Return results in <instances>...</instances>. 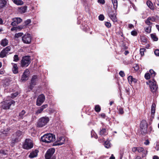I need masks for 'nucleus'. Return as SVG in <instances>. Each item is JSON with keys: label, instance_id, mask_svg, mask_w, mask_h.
I'll list each match as a JSON object with an SVG mask.
<instances>
[{"label": "nucleus", "instance_id": "1", "mask_svg": "<svg viewBox=\"0 0 159 159\" xmlns=\"http://www.w3.org/2000/svg\"><path fill=\"white\" fill-rule=\"evenodd\" d=\"M49 119L48 117H42L39 119L37 122L36 127L41 128L45 126L49 121Z\"/></svg>", "mask_w": 159, "mask_h": 159}, {"label": "nucleus", "instance_id": "2", "mask_svg": "<svg viewBox=\"0 0 159 159\" xmlns=\"http://www.w3.org/2000/svg\"><path fill=\"white\" fill-rule=\"evenodd\" d=\"M15 102L13 100L3 101L1 102L0 107L4 110L9 109L12 105H14Z\"/></svg>", "mask_w": 159, "mask_h": 159}, {"label": "nucleus", "instance_id": "3", "mask_svg": "<svg viewBox=\"0 0 159 159\" xmlns=\"http://www.w3.org/2000/svg\"><path fill=\"white\" fill-rule=\"evenodd\" d=\"M55 151L54 148L48 149L45 155V159H56V157L53 154Z\"/></svg>", "mask_w": 159, "mask_h": 159}, {"label": "nucleus", "instance_id": "4", "mask_svg": "<svg viewBox=\"0 0 159 159\" xmlns=\"http://www.w3.org/2000/svg\"><path fill=\"white\" fill-rule=\"evenodd\" d=\"M21 66L22 67L27 66L30 63V57L25 56L22 58L21 61Z\"/></svg>", "mask_w": 159, "mask_h": 159}, {"label": "nucleus", "instance_id": "5", "mask_svg": "<svg viewBox=\"0 0 159 159\" xmlns=\"http://www.w3.org/2000/svg\"><path fill=\"white\" fill-rule=\"evenodd\" d=\"M33 147V143L31 140L28 139H26L23 145V148L24 149L29 150L32 148Z\"/></svg>", "mask_w": 159, "mask_h": 159}, {"label": "nucleus", "instance_id": "6", "mask_svg": "<svg viewBox=\"0 0 159 159\" xmlns=\"http://www.w3.org/2000/svg\"><path fill=\"white\" fill-rule=\"evenodd\" d=\"M32 37L30 34H25L22 38V40L24 43L30 44L31 41Z\"/></svg>", "mask_w": 159, "mask_h": 159}, {"label": "nucleus", "instance_id": "7", "mask_svg": "<svg viewBox=\"0 0 159 159\" xmlns=\"http://www.w3.org/2000/svg\"><path fill=\"white\" fill-rule=\"evenodd\" d=\"M45 97L43 94L39 95L36 100V105L38 106H40L43 104L45 100Z\"/></svg>", "mask_w": 159, "mask_h": 159}, {"label": "nucleus", "instance_id": "8", "mask_svg": "<svg viewBox=\"0 0 159 159\" xmlns=\"http://www.w3.org/2000/svg\"><path fill=\"white\" fill-rule=\"evenodd\" d=\"M11 49V47L10 46H8L3 49L0 53V57L3 58L6 57L9 52L10 51Z\"/></svg>", "mask_w": 159, "mask_h": 159}, {"label": "nucleus", "instance_id": "9", "mask_svg": "<svg viewBox=\"0 0 159 159\" xmlns=\"http://www.w3.org/2000/svg\"><path fill=\"white\" fill-rule=\"evenodd\" d=\"M30 74L29 70L28 69H26L24 72L21 78V80L23 81H25L28 79Z\"/></svg>", "mask_w": 159, "mask_h": 159}, {"label": "nucleus", "instance_id": "10", "mask_svg": "<svg viewBox=\"0 0 159 159\" xmlns=\"http://www.w3.org/2000/svg\"><path fill=\"white\" fill-rule=\"evenodd\" d=\"M38 82V79L37 76L36 75L33 76L31 80L30 88V89H32L34 86Z\"/></svg>", "mask_w": 159, "mask_h": 159}, {"label": "nucleus", "instance_id": "11", "mask_svg": "<svg viewBox=\"0 0 159 159\" xmlns=\"http://www.w3.org/2000/svg\"><path fill=\"white\" fill-rule=\"evenodd\" d=\"M149 85L151 89H157L158 87L156 82L152 80L149 81Z\"/></svg>", "mask_w": 159, "mask_h": 159}, {"label": "nucleus", "instance_id": "12", "mask_svg": "<svg viewBox=\"0 0 159 159\" xmlns=\"http://www.w3.org/2000/svg\"><path fill=\"white\" fill-rule=\"evenodd\" d=\"M12 20L13 21L11 25L12 26H16L22 21V19L19 17L13 18L12 19Z\"/></svg>", "mask_w": 159, "mask_h": 159}, {"label": "nucleus", "instance_id": "13", "mask_svg": "<svg viewBox=\"0 0 159 159\" xmlns=\"http://www.w3.org/2000/svg\"><path fill=\"white\" fill-rule=\"evenodd\" d=\"M65 139L63 137H60L59 138V141L58 142L56 141L53 144V146L57 145H61L64 143Z\"/></svg>", "mask_w": 159, "mask_h": 159}, {"label": "nucleus", "instance_id": "14", "mask_svg": "<svg viewBox=\"0 0 159 159\" xmlns=\"http://www.w3.org/2000/svg\"><path fill=\"white\" fill-rule=\"evenodd\" d=\"M48 105L47 104L43 105L41 107H39L37 111L35 112V114L38 115L42 112L44 109L47 108Z\"/></svg>", "mask_w": 159, "mask_h": 159}, {"label": "nucleus", "instance_id": "15", "mask_svg": "<svg viewBox=\"0 0 159 159\" xmlns=\"http://www.w3.org/2000/svg\"><path fill=\"white\" fill-rule=\"evenodd\" d=\"M48 140L47 143H49L51 142H52L54 141L55 139V136L52 134H48Z\"/></svg>", "mask_w": 159, "mask_h": 159}, {"label": "nucleus", "instance_id": "16", "mask_svg": "<svg viewBox=\"0 0 159 159\" xmlns=\"http://www.w3.org/2000/svg\"><path fill=\"white\" fill-rule=\"evenodd\" d=\"M39 152V150L35 149L34 151H33L29 156V157L30 158H33L36 157L38 155V153Z\"/></svg>", "mask_w": 159, "mask_h": 159}, {"label": "nucleus", "instance_id": "17", "mask_svg": "<svg viewBox=\"0 0 159 159\" xmlns=\"http://www.w3.org/2000/svg\"><path fill=\"white\" fill-rule=\"evenodd\" d=\"M11 64L12 66V70L13 73L14 74H17L18 72V68L17 64L14 63H12Z\"/></svg>", "mask_w": 159, "mask_h": 159}, {"label": "nucleus", "instance_id": "18", "mask_svg": "<svg viewBox=\"0 0 159 159\" xmlns=\"http://www.w3.org/2000/svg\"><path fill=\"white\" fill-rule=\"evenodd\" d=\"M109 16L114 22H116L117 21V19L116 14H111V13H109Z\"/></svg>", "mask_w": 159, "mask_h": 159}, {"label": "nucleus", "instance_id": "19", "mask_svg": "<svg viewBox=\"0 0 159 159\" xmlns=\"http://www.w3.org/2000/svg\"><path fill=\"white\" fill-rule=\"evenodd\" d=\"M140 128H148V123L146 120H143L141 121L140 124Z\"/></svg>", "mask_w": 159, "mask_h": 159}, {"label": "nucleus", "instance_id": "20", "mask_svg": "<svg viewBox=\"0 0 159 159\" xmlns=\"http://www.w3.org/2000/svg\"><path fill=\"white\" fill-rule=\"evenodd\" d=\"M99 134L101 136H105L108 134V133L107 132L105 128H102L100 129Z\"/></svg>", "mask_w": 159, "mask_h": 159}, {"label": "nucleus", "instance_id": "21", "mask_svg": "<svg viewBox=\"0 0 159 159\" xmlns=\"http://www.w3.org/2000/svg\"><path fill=\"white\" fill-rule=\"evenodd\" d=\"M48 134L44 135L43 136L41 137L40 139V141L43 142L47 143L48 141Z\"/></svg>", "mask_w": 159, "mask_h": 159}, {"label": "nucleus", "instance_id": "22", "mask_svg": "<svg viewBox=\"0 0 159 159\" xmlns=\"http://www.w3.org/2000/svg\"><path fill=\"white\" fill-rule=\"evenodd\" d=\"M8 40L6 38L2 39L0 42V44L3 47H5L8 44Z\"/></svg>", "mask_w": 159, "mask_h": 159}, {"label": "nucleus", "instance_id": "23", "mask_svg": "<svg viewBox=\"0 0 159 159\" xmlns=\"http://www.w3.org/2000/svg\"><path fill=\"white\" fill-rule=\"evenodd\" d=\"M19 12L21 13H24L25 12L27 9V7L26 6H24L19 7L18 8Z\"/></svg>", "mask_w": 159, "mask_h": 159}, {"label": "nucleus", "instance_id": "24", "mask_svg": "<svg viewBox=\"0 0 159 159\" xmlns=\"http://www.w3.org/2000/svg\"><path fill=\"white\" fill-rule=\"evenodd\" d=\"M7 3L6 0H0V9L5 7L7 5Z\"/></svg>", "mask_w": 159, "mask_h": 159}, {"label": "nucleus", "instance_id": "25", "mask_svg": "<svg viewBox=\"0 0 159 159\" xmlns=\"http://www.w3.org/2000/svg\"><path fill=\"white\" fill-rule=\"evenodd\" d=\"M147 128H140L141 134L142 135H145L147 133Z\"/></svg>", "mask_w": 159, "mask_h": 159}, {"label": "nucleus", "instance_id": "26", "mask_svg": "<svg viewBox=\"0 0 159 159\" xmlns=\"http://www.w3.org/2000/svg\"><path fill=\"white\" fill-rule=\"evenodd\" d=\"M113 4V7L115 10H116L117 8L118 2L117 0H111Z\"/></svg>", "mask_w": 159, "mask_h": 159}, {"label": "nucleus", "instance_id": "27", "mask_svg": "<svg viewBox=\"0 0 159 159\" xmlns=\"http://www.w3.org/2000/svg\"><path fill=\"white\" fill-rule=\"evenodd\" d=\"M25 113L26 112L24 110H22L21 112H20L19 116L20 117V119H23L24 118V115Z\"/></svg>", "mask_w": 159, "mask_h": 159}, {"label": "nucleus", "instance_id": "28", "mask_svg": "<svg viewBox=\"0 0 159 159\" xmlns=\"http://www.w3.org/2000/svg\"><path fill=\"white\" fill-rule=\"evenodd\" d=\"M156 105L155 103H153L151 107V113L155 114L156 110Z\"/></svg>", "mask_w": 159, "mask_h": 159}, {"label": "nucleus", "instance_id": "29", "mask_svg": "<svg viewBox=\"0 0 159 159\" xmlns=\"http://www.w3.org/2000/svg\"><path fill=\"white\" fill-rule=\"evenodd\" d=\"M13 1L15 4L18 5H22L24 3L21 0H13Z\"/></svg>", "mask_w": 159, "mask_h": 159}, {"label": "nucleus", "instance_id": "30", "mask_svg": "<svg viewBox=\"0 0 159 159\" xmlns=\"http://www.w3.org/2000/svg\"><path fill=\"white\" fill-rule=\"evenodd\" d=\"M10 129H9L7 128L5 130H1V133L4 134L5 136H7L8 135V132L9 131Z\"/></svg>", "mask_w": 159, "mask_h": 159}, {"label": "nucleus", "instance_id": "31", "mask_svg": "<svg viewBox=\"0 0 159 159\" xmlns=\"http://www.w3.org/2000/svg\"><path fill=\"white\" fill-rule=\"evenodd\" d=\"M18 138H16L15 139H12L11 141V146L13 147L15 146V144L16 143L18 142Z\"/></svg>", "mask_w": 159, "mask_h": 159}, {"label": "nucleus", "instance_id": "32", "mask_svg": "<svg viewBox=\"0 0 159 159\" xmlns=\"http://www.w3.org/2000/svg\"><path fill=\"white\" fill-rule=\"evenodd\" d=\"M151 37L152 39L154 41H157L158 40V38L157 37L155 34H151Z\"/></svg>", "mask_w": 159, "mask_h": 159}, {"label": "nucleus", "instance_id": "33", "mask_svg": "<svg viewBox=\"0 0 159 159\" xmlns=\"http://www.w3.org/2000/svg\"><path fill=\"white\" fill-rule=\"evenodd\" d=\"M22 134V132L20 130L17 131L16 133H15V135L18 138L20 137Z\"/></svg>", "mask_w": 159, "mask_h": 159}, {"label": "nucleus", "instance_id": "34", "mask_svg": "<svg viewBox=\"0 0 159 159\" xmlns=\"http://www.w3.org/2000/svg\"><path fill=\"white\" fill-rule=\"evenodd\" d=\"M152 26H148L145 28V30L146 32L148 33H150L151 31Z\"/></svg>", "mask_w": 159, "mask_h": 159}, {"label": "nucleus", "instance_id": "35", "mask_svg": "<svg viewBox=\"0 0 159 159\" xmlns=\"http://www.w3.org/2000/svg\"><path fill=\"white\" fill-rule=\"evenodd\" d=\"M117 109L119 111V114H123L124 113V111L123 108L119 107L118 108H117Z\"/></svg>", "mask_w": 159, "mask_h": 159}, {"label": "nucleus", "instance_id": "36", "mask_svg": "<svg viewBox=\"0 0 159 159\" xmlns=\"http://www.w3.org/2000/svg\"><path fill=\"white\" fill-rule=\"evenodd\" d=\"M110 142L108 141H106L105 142L104 146L107 148H109L110 147Z\"/></svg>", "mask_w": 159, "mask_h": 159}, {"label": "nucleus", "instance_id": "37", "mask_svg": "<svg viewBox=\"0 0 159 159\" xmlns=\"http://www.w3.org/2000/svg\"><path fill=\"white\" fill-rule=\"evenodd\" d=\"M101 108L99 105H96L95 107V110L97 112H99L100 111Z\"/></svg>", "mask_w": 159, "mask_h": 159}, {"label": "nucleus", "instance_id": "38", "mask_svg": "<svg viewBox=\"0 0 159 159\" xmlns=\"http://www.w3.org/2000/svg\"><path fill=\"white\" fill-rule=\"evenodd\" d=\"M23 34V33H19L15 34L14 37L15 38H18L21 36Z\"/></svg>", "mask_w": 159, "mask_h": 159}, {"label": "nucleus", "instance_id": "39", "mask_svg": "<svg viewBox=\"0 0 159 159\" xmlns=\"http://www.w3.org/2000/svg\"><path fill=\"white\" fill-rule=\"evenodd\" d=\"M149 72L150 73L151 76L153 78L156 75V73L152 69H151L149 70Z\"/></svg>", "mask_w": 159, "mask_h": 159}, {"label": "nucleus", "instance_id": "40", "mask_svg": "<svg viewBox=\"0 0 159 159\" xmlns=\"http://www.w3.org/2000/svg\"><path fill=\"white\" fill-rule=\"evenodd\" d=\"M19 93L18 92H16L14 93H12L11 94V98H14Z\"/></svg>", "mask_w": 159, "mask_h": 159}, {"label": "nucleus", "instance_id": "41", "mask_svg": "<svg viewBox=\"0 0 159 159\" xmlns=\"http://www.w3.org/2000/svg\"><path fill=\"white\" fill-rule=\"evenodd\" d=\"M128 80L129 82H135V79H134L131 76H129L128 78Z\"/></svg>", "mask_w": 159, "mask_h": 159}, {"label": "nucleus", "instance_id": "42", "mask_svg": "<svg viewBox=\"0 0 159 159\" xmlns=\"http://www.w3.org/2000/svg\"><path fill=\"white\" fill-rule=\"evenodd\" d=\"M147 4L148 6L151 9H152V3L149 1H148L147 2Z\"/></svg>", "mask_w": 159, "mask_h": 159}, {"label": "nucleus", "instance_id": "43", "mask_svg": "<svg viewBox=\"0 0 159 159\" xmlns=\"http://www.w3.org/2000/svg\"><path fill=\"white\" fill-rule=\"evenodd\" d=\"M19 60V58L18 55H15L13 57V61L15 62H17Z\"/></svg>", "mask_w": 159, "mask_h": 159}, {"label": "nucleus", "instance_id": "44", "mask_svg": "<svg viewBox=\"0 0 159 159\" xmlns=\"http://www.w3.org/2000/svg\"><path fill=\"white\" fill-rule=\"evenodd\" d=\"M31 22V20L30 19H27L25 21V26L26 25H28L29 24H30Z\"/></svg>", "mask_w": 159, "mask_h": 159}, {"label": "nucleus", "instance_id": "45", "mask_svg": "<svg viewBox=\"0 0 159 159\" xmlns=\"http://www.w3.org/2000/svg\"><path fill=\"white\" fill-rule=\"evenodd\" d=\"M150 75L149 73H146L145 75V78L147 80L149 79L150 78Z\"/></svg>", "mask_w": 159, "mask_h": 159}, {"label": "nucleus", "instance_id": "46", "mask_svg": "<svg viewBox=\"0 0 159 159\" xmlns=\"http://www.w3.org/2000/svg\"><path fill=\"white\" fill-rule=\"evenodd\" d=\"M146 49L144 48H140V52L142 56L144 55V52L145 51Z\"/></svg>", "mask_w": 159, "mask_h": 159}, {"label": "nucleus", "instance_id": "47", "mask_svg": "<svg viewBox=\"0 0 159 159\" xmlns=\"http://www.w3.org/2000/svg\"><path fill=\"white\" fill-rule=\"evenodd\" d=\"M145 23L148 26H151V25L152 24V23H151L150 22V20L148 19V18L147 20L145 21Z\"/></svg>", "mask_w": 159, "mask_h": 159}, {"label": "nucleus", "instance_id": "48", "mask_svg": "<svg viewBox=\"0 0 159 159\" xmlns=\"http://www.w3.org/2000/svg\"><path fill=\"white\" fill-rule=\"evenodd\" d=\"M137 151L139 152H142V153H144V149L143 148H137Z\"/></svg>", "mask_w": 159, "mask_h": 159}, {"label": "nucleus", "instance_id": "49", "mask_svg": "<svg viewBox=\"0 0 159 159\" xmlns=\"http://www.w3.org/2000/svg\"><path fill=\"white\" fill-rule=\"evenodd\" d=\"M152 92L153 93L155 96H158V91L157 90H151Z\"/></svg>", "mask_w": 159, "mask_h": 159}, {"label": "nucleus", "instance_id": "50", "mask_svg": "<svg viewBox=\"0 0 159 159\" xmlns=\"http://www.w3.org/2000/svg\"><path fill=\"white\" fill-rule=\"evenodd\" d=\"M148 19L150 20V21H151L152 22H154L156 20V18L153 17H148Z\"/></svg>", "mask_w": 159, "mask_h": 159}, {"label": "nucleus", "instance_id": "51", "mask_svg": "<svg viewBox=\"0 0 159 159\" xmlns=\"http://www.w3.org/2000/svg\"><path fill=\"white\" fill-rule=\"evenodd\" d=\"M105 25L108 28L110 27L111 26V24L108 22H106L105 23Z\"/></svg>", "mask_w": 159, "mask_h": 159}, {"label": "nucleus", "instance_id": "52", "mask_svg": "<svg viewBox=\"0 0 159 159\" xmlns=\"http://www.w3.org/2000/svg\"><path fill=\"white\" fill-rule=\"evenodd\" d=\"M104 16L102 15H100L98 17V18L99 20H103L104 19Z\"/></svg>", "mask_w": 159, "mask_h": 159}, {"label": "nucleus", "instance_id": "53", "mask_svg": "<svg viewBox=\"0 0 159 159\" xmlns=\"http://www.w3.org/2000/svg\"><path fill=\"white\" fill-rule=\"evenodd\" d=\"M119 74L122 77H123L125 75L124 71H120L119 73Z\"/></svg>", "mask_w": 159, "mask_h": 159}, {"label": "nucleus", "instance_id": "54", "mask_svg": "<svg viewBox=\"0 0 159 159\" xmlns=\"http://www.w3.org/2000/svg\"><path fill=\"white\" fill-rule=\"evenodd\" d=\"M131 34L132 35L135 36H136L137 34V32L135 31H133L131 32Z\"/></svg>", "mask_w": 159, "mask_h": 159}, {"label": "nucleus", "instance_id": "55", "mask_svg": "<svg viewBox=\"0 0 159 159\" xmlns=\"http://www.w3.org/2000/svg\"><path fill=\"white\" fill-rule=\"evenodd\" d=\"M155 55L157 56H159V50L156 49L154 51Z\"/></svg>", "mask_w": 159, "mask_h": 159}, {"label": "nucleus", "instance_id": "56", "mask_svg": "<svg viewBox=\"0 0 159 159\" xmlns=\"http://www.w3.org/2000/svg\"><path fill=\"white\" fill-rule=\"evenodd\" d=\"M17 27L18 30H21L23 28H24V27H25V26L23 25H21L19 26H18Z\"/></svg>", "mask_w": 159, "mask_h": 159}, {"label": "nucleus", "instance_id": "57", "mask_svg": "<svg viewBox=\"0 0 159 159\" xmlns=\"http://www.w3.org/2000/svg\"><path fill=\"white\" fill-rule=\"evenodd\" d=\"M17 30L18 29L17 27H13L11 29V30L12 31Z\"/></svg>", "mask_w": 159, "mask_h": 159}, {"label": "nucleus", "instance_id": "58", "mask_svg": "<svg viewBox=\"0 0 159 159\" xmlns=\"http://www.w3.org/2000/svg\"><path fill=\"white\" fill-rule=\"evenodd\" d=\"M134 70H139V68L138 65L137 64H135V66H134Z\"/></svg>", "mask_w": 159, "mask_h": 159}, {"label": "nucleus", "instance_id": "59", "mask_svg": "<svg viewBox=\"0 0 159 159\" xmlns=\"http://www.w3.org/2000/svg\"><path fill=\"white\" fill-rule=\"evenodd\" d=\"M0 153L4 155H7V153L5 152V151L3 150H0Z\"/></svg>", "mask_w": 159, "mask_h": 159}, {"label": "nucleus", "instance_id": "60", "mask_svg": "<svg viewBox=\"0 0 159 159\" xmlns=\"http://www.w3.org/2000/svg\"><path fill=\"white\" fill-rule=\"evenodd\" d=\"M98 2L99 3H100L101 4H102L105 3L104 0H98Z\"/></svg>", "mask_w": 159, "mask_h": 159}, {"label": "nucleus", "instance_id": "61", "mask_svg": "<svg viewBox=\"0 0 159 159\" xmlns=\"http://www.w3.org/2000/svg\"><path fill=\"white\" fill-rule=\"evenodd\" d=\"M137 147H133L132 148V151L134 152L137 151Z\"/></svg>", "mask_w": 159, "mask_h": 159}, {"label": "nucleus", "instance_id": "62", "mask_svg": "<svg viewBox=\"0 0 159 159\" xmlns=\"http://www.w3.org/2000/svg\"><path fill=\"white\" fill-rule=\"evenodd\" d=\"M100 116L102 117V118H104V119L105 118L106 115L105 113H102L101 114Z\"/></svg>", "mask_w": 159, "mask_h": 159}, {"label": "nucleus", "instance_id": "63", "mask_svg": "<svg viewBox=\"0 0 159 159\" xmlns=\"http://www.w3.org/2000/svg\"><path fill=\"white\" fill-rule=\"evenodd\" d=\"M149 141L147 140H146V141L144 142V144H145L146 145H148L149 144Z\"/></svg>", "mask_w": 159, "mask_h": 159}, {"label": "nucleus", "instance_id": "64", "mask_svg": "<svg viewBox=\"0 0 159 159\" xmlns=\"http://www.w3.org/2000/svg\"><path fill=\"white\" fill-rule=\"evenodd\" d=\"M153 159H159V157L158 156L155 155L153 156Z\"/></svg>", "mask_w": 159, "mask_h": 159}]
</instances>
